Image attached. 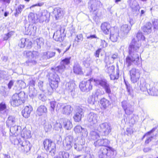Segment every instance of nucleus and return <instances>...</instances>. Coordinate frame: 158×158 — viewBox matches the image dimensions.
Returning a JSON list of instances; mask_svg holds the SVG:
<instances>
[{"label":"nucleus","instance_id":"nucleus-1","mask_svg":"<svg viewBox=\"0 0 158 158\" xmlns=\"http://www.w3.org/2000/svg\"><path fill=\"white\" fill-rule=\"evenodd\" d=\"M136 41L135 38L132 39L131 44L128 47V53L129 55L126 57L124 61V64L126 65L127 67L129 68L132 64V63H134L136 65H138L139 62V57L138 55L133 54L131 55V54L134 52H136L139 48V47L135 45Z\"/></svg>","mask_w":158,"mask_h":158},{"label":"nucleus","instance_id":"nucleus-2","mask_svg":"<svg viewBox=\"0 0 158 158\" xmlns=\"http://www.w3.org/2000/svg\"><path fill=\"white\" fill-rule=\"evenodd\" d=\"M116 151L110 147H102L99 149L98 153L99 158H113Z\"/></svg>","mask_w":158,"mask_h":158},{"label":"nucleus","instance_id":"nucleus-3","mask_svg":"<svg viewBox=\"0 0 158 158\" xmlns=\"http://www.w3.org/2000/svg\"><path fill=\"white\" fill-rule=\"evenodd\" d=\"M71 57H65L62 59L60 61V65H58L55 67H52L51 70L54 72L60 73V71L62 70H64L66 68V65L70 64Z\"/></svg>","mask_w":158,"mask_h":158},{"label":"nucleus","instance_id":"nucleus-4","mask_svg":"<svg viewBox=\"0 0 158 158\" xmlns=\"http://www.w3.org/2000/svg\"><path fill=\"white\" fill-rule=\"evenodd\" d=\"M62 124L64 128L67 130H69L73 127V124L72 121L69 119H61L60 120V123H56L55 127L56 129L59 128L61 129L62 127Z\"/></svg>","mask_w":158,"mask_h":158},{"label":"nucleus","instance_id":"nucleus-5","mask_svg":"<svg viewBox=\"0 0 158 158\" xmlns=\"http://www.w3.org/2000/svg\"><path fill=\"white\" fill-rule=\"evenodd\" d=\"M94 81H96L95 79L91 78L86 81H82L80 84L79 87L81 91L82 92H88L93 89V85L91 84V82Z\"/></svg>","mask_w":158,"mask_h":158},{"label":"nucleus","instance_id":"nucleus-6","mask_svg":"<svg viewBox=\"0 0 158 158\" xmlns=\"http://www.w3.org/2000/svg\"><path fill=\"white\" fill-rule=\"evenodd\" d=\"M49 84L52 91L51 93L53 92V90H56L59 85V83L60 81L59 76L56 74H54L48 79Z\"/></svg>","mask_w":158,"mask_h":158},{"label":"nucleus","instance_id":"nucleus-7","mask_svg":"<svg viewBox=\"0 0 158 158\" xmlns=\"http://www.w3.org/2000/svg\"><path fill=\"white\" fill-rule=\"evenodd\" d=\"M44 148L47 151L54 153L56 145L55 143L50 139H46L44 141Z\"/></svg>","mask_w":158,"mask_h":158},{"label":"nucleus","instance_id":"nucleus-8","mask_svg":"<svg viewBox=\"0 0 158 158\" xmlns=\"http://www.w3.org/2000/svg\"><path fill=\"white\" fill-rule=\"evenodd\" d=\"M74 131L78 137L83 138L87 136L88 132L79 125H77L74 128Z\"/></svg>","mask_w":158,"mask_h":158},{"label":"nucleus","instance_id":"nucleus-9","mask_svg":"<svg viewBox=\"0 0 158 158\" xmlns=\"http://www.w3.org/2000/svg\"><path fill=\"white\" fill-rule=\"evenodd\" d=\"M131 81L133 82H136L139 78V73L137 71V70L134 68H132L130 71Z\"/></svg>","mask_w":158,"mask_h":158},{"label":"nucleus","instance_id":"nucleus-10","mask_svg":"<svg viewBox=\"0 0 158 158\" xmlns=\"http://www.w3.org/2000/svg\"><path fill=\"white\" fill-rule=\"evenodd\" d=\"M110 141L108 139H98L94 142V145L95 147L103 146L106 147L110 143Z\"/></svg>","mask_w":158,"mask_h":158},{"label":"nucleus","instance_id":"nucleus-11","mask_svg":"<svg viewBox=\"0 0 158 158\" xmlns=\"http://www.w3.org/2000/svg\"><path fill=\"white\" fill-rule=\"evenodd\" d=\"M98 118L97 114L91 112L88 115L87 121L90 125H92L97 123Z\"/></svg>","mask_w":158,"mask_h":158},{"label":"nucleus","instance_id":"nucleus-12","mask_svg":"<svg viewBox=\"0 0 158 158\" xmlns=\"http://www.w3.org/2000/svg\"><path fill=\"white\" fill-rule=\"evenodd\" d=\"M141 29L143 32L145 34L148 35L152 31V24L150 22H147L141 27Z\"/></svg>","mask_w":158,"mask_h":158},{"label":"nucleus","instance_id":"nucleus-13","mask_svg":"<svg viewBox=\"0 0 158 158\" xmlns=\"http://www.w3.org/2000/svg\"><path fill=\"white\" fill-rule=\"evenodd\" d=\"M22 152L24 153L29 152L31 149V144L28 141H23L20 147Z\"/></svg>","mask_w":158,"mask_h":158},{"label":"nucleus","instance_id":"nucleus-14","mask_svg":"<svg viewBox=\"0 0 158 158\" xmlns=\"http://www.w3.org/2000/svg\"><path fill=\"white\" fill-rule=\"evenodd\" d=\"M157 84L154 83L147 90L149 95L153 96H156L158 95V88Z\"/></svg>","mask_w":158,"mask_h":158},{"label":"nucleus","instance_id":"nucleus-15","mask_svg":"<svg viewBox=\"0 0 158 158\" xmlns=\"http://www.w3.org/2000/svg\"><path fill=\"white\" fill-rule=\"evenodd\" d=\"M83 114V109L82 108L77 109V112L75 113L73 116L74 121L76 122H80L81 120Z\"/></svg>","mask_w":158,"mask_h":158},{"label":"nucleus","instance_id":"nucleus-16","mask_svg":"<svg viewBox=\"0 0 158 158\" xmlns=\"http://www.w3.org/2000/svg\"><path fill=\"white\" fill-rule=\"evenodd\" d=\"M47 112L46 107L44 105H41L37 108L36 111V115L40 116L44 115Z\"/></svg>","mask_w":158,"mask_h":158},{"label":"nucleus","instance_id":"nucleus-17","mask_svg":"<svg viewBox=\"0 0 158 158\" xmlns=\"http://www.w3.org/2000/svg\"><path fill=\"white\" fill-rule=\"evenodd\" d=\"M32 110V108L31 106H25L22 111V115L25 118H27L30 116Z\"/></svg>","mask_w":158,"mask_h":158},{"label":"nucleus","instance_id":"nucleus-18","mask_svg":"<svg viewBox=\"0 0 158 158\" xmlns=\"http://www.w3.org/2000/svg\"><path fill=\"white\" fill-rule=\"evenodd\" d=\"M19 100L20 97L18 94H14L10 102L11 105L13 106H19Z\"/></svg>","mask_w":158,"mask_h":158},{"label":"nucleus","instance_id":"nucleus-19","mask_svg":"<svg viewBox=\"0 0 158 158\" xmlns=\"http://www.w3.org/2000/svg\"><path fill=\"white\" fill-rule=\"evenodd\" d=\"M110 26V24L109 23L107 22L103 23L101 26V29L104 34L106 35L108 34Z\"/></svg>","mask_w":158,"mask_h":158},{"label":"nucleus","instance_id":"nucleus-20","mask_svg":"<svg viewBox=\"0 0 158 158\" xmlns=\"http://www.w3.org/2000/svg\"><path fill=\"white\" fill-rule=\"evenodd\" d=\"M100 104L101 106V108L104 109H106L111 105L110 101L104 98L100 99Z\"/></svg>","mask_w":158,"mask_h":158},{"label":"nucleus","instance_id":"nucleus-21","mask_svg":"<svg viewBox=\"0 0 158 158\" xmlns=\"http://www.w3.org/2000/svg\"><path fill=\"white\" fill-rule=\"evenodd\" d=\"M73 73L76 75H83L84 74L81 67L78 64L73 65Z\"/></svg>","mask_w":158,"mask_h":158},{"label":"nucleus","instance_id":"nucleus-22","mask_svg":"<svg viewBox=\"0 0 158 158\" xmlns=\"http://www.w3.org/2000/svg\"><path fill=\"white\" fill-rule=\"evenodd\" d=\"M72 139H64L63 141V145L65 150H69L72 147L73 144L71 140Z\"/></svg>","mask_w":158,"mask_h":158},{"label":"nucleus","instance_id":"nucleus-23","mask_svg":"<svg viewBox=\"0 0 158 158\" xmlns=\"http://www.w3.org/2000/svg\"><path fill=\"white\" fill-rule=\"evenodd\" d=\"M102 128L105 135H108L111 131V127L107 123L103 124Z\"/></svg>","mask_w":158,"mask_h":158},{"label":"nucleus","instance_id":"nucleus-24","mask_svg":"<svg viewBox=\"0 0 158 158\" xmlns=\"http://www.w3.org/2000/svg\"><path fill=\"white\" fill-rule=\"evenodd\" d=\"M122 106L125 113L127 114L130 115L133 113V110L130 109V107L127 106L126 102H123L122 103Z\"/></svg>","mask_w":158,"mask_h":158},{"label":"nucleus","instance_id":"nucleus-25","mask_svg":"<svg viewBox=\"0 0 158 158\" xmlns=\"http://www.w3.org/2000/svg\"><path fill=\"white\" fill-rule=\"evenodd\" d=\"M15 123V119L12 116H9L6 122V126L8 127L13 126Z\"/></svg>","mask_w":158,"mask_h":158},{"label":"nucleus","instance_id":"nucleus-26","mask_svg":"<svg viewBox=\"0 0 158 158\" xmlns=\"http://www.w3.org/2000/svg\"><path fill=\"white\" fill-rule=\"evenodd\" d=\"M62 10L60 8H55L53 11V14L55 16L56 19H58L62 15Z\"/></svg>","mask_w":158,"mask_h":158},{"label":"nucleus","instance_id":"nucleus-27","mask_svg":"<svg viewBox=\"0 0 158 158\" xmlns=\"http://www.w3.org/2000/svg\"><path fill=\"white\" fill-rule=\"evenodd\" d=\"M62 111L64 114L68 115L70 114L72 111L71 106L69 105L64 106L63 108Z\"/></svg>","mask_w":158,"mask_h":158},{"label":"nucleus","instance_id":"nucleus-28","mask_svg":"<svg viewBox=\"0 0 158 158\" xmlns=\"http://www.w3.org/2000/svg\"><path fill=\"white\" fill-rule=\"evenodd\" d=\"M56 54L55 52L52 51H48L44 53V56L47 59H49L54 56Z\"/></svg>","mask_w":158,"mask_h":158},{"label":"nucleus","instance_id":"nucleus-29","mask_svg":"<svg viewBox=\"0 0 158 158\" xmlns=\"http://www.w3.org/2000/svg\"><path fill=\"white\" fill-rule=\"evenodd\" d=\"M53 38L56 41L61 42L63 40V38L61 34L59 33H58L57 32L54 33Z\"/></svg>","mask_w":158,"mask_h":158},{"label":"nucleus","instance_id":"nucleus-30","mask_svg":"<svg viewBox=\"0 0 158 158\" xmlns=\"http://www.w3.org/2000/svg\"><path fill=\"white\" fill-rule=\"evenodd\" d=\"M119 37V34L118 33L115 32L113 34H111L110 36V40L113 42H116Z\"/></svg>","mask_w":158,"mask_h":158},{"label":"nucleus","instance_id":"nucleus-31","mask_svg":"<svg viewBox=\"0 0 158 158\" xmlns=\"http://www.w3.org/2000/svg\"><path fill=\"white\" fill-rule=\"evenodd\" d=\"M119 76V73L118 70L116 71V73L115 74H111L110 75V79L111 80H115L118 79Z\"/></svg>","mask_w":158,"mask_h":158},{"label":"nucleus","instance_id":"nucleus-32","mask_svg":"<svg viewBox=\"0 0 158 158\" xmlns=\"http://www.w3.org/2000/svg\"><path fill=\"white\" fill-rule=\"evenodd\" d=\"M154 31L158 29V19H155L152 21V24Z\"/></svg>","mask_w":158,"mask_h":158},{"label":"nucleus","instance_id":"nucleus-33","mask_svg":"<svg viewBox=\"0 0 158 158\" xmlns=\"http://www.w3.org/2000/svg\"><path fill=\"white\" fill-rule=\"evenodd\" d=\"M75 84L73 82H69L67 83L66 85V89L72 91L74 88Z\"/></svg>","mask_w":158,"mask_h":158},{"label":"nucleus","instance_id":"nucleus-34","mask_svg":"<svg viewBox=\"0 0 158 158\" xmlns=\"http://www.w3.org/2000/svg\"><path fill=\"white\" fill-rule=\"evenodd\" d=\"M136 37L138 39V41L139 40H144L145 38L142 32H138L136 35Z\"/></svg>","mask_w":158,"mask_h":158},{"label":"nucleus","instance_id":"nucleus-35","mask_svg":"<svg viewBox=\"0 0 158 158\" xmlns=\"http://www.w3.org/2000/svg\"><path fill=\"white\" fill-rule=\"evenodd\" d=\"M157 127L153 128L150 131L145 133L143 136V137L145 136H147V137L149 138H152V137L151 136V134L154 132L157 129Z\"/></svg>","mask_w":158,"mask_h":158},{"label":"nucleus","instance_id":"nucleus-36","mask_svg":"<svg viewBox=\"0 0 158 158\" xmlns=\"http://www.w3.org/2000/svg\"><path fill=\"white\" fill-rule=\"evenodd\" d=\"M59 154L60 158H68L69 156V153L65 152H60Z\"/></svg>","mask_w":158,"mask_h":158},{"label":"nucleus","instance_id":"nucleus-37","mask_svg":"<svg viewBox=\"0 0 158 158\" xmlns=\"http://www.w3.org/2000/svg\"><path fill=\"white\" fill-rule=\"evenodd\" d=\"M21 135H22V137L23 138H29L30 137V134L29 131H26L24 132L22 131Z\"/></svg>","mask_w":158,"mask_h":158},{"label":"nucleus","instance_id":"nucleus-38","mask_svg":"<svg viewBox=\"0 0 158 158\" xmlns=\"http://www.w3.org/2000/svg\"><path fill=\"white\" fill-rule=\"evenodd\" d=\"M10 132L13 135H15L16 132L18 131V127L16 126H12L10 127Z\"/></svg>","mask_w":158,"mask_h":158},{"label":"nucleus","instance_id":"nucleus-39","mask_svg":"<svg viewBox=\"0 0 158 158\" xmlns=\"http://www.w3.org/2000/svg\"><path fill=\"white\" fill-rule=\"evenodd\" d=\"M6 105L5 102H2L0 103V112L6 111Z\"/></svg>","mask_w":158,"mask_h":158},{"label":"nucleus","instance_id":"nucleus-40","mask_svg":"<svg viewBox=\"0 0 158 158\" xmlns=\"http://www.w3.org/2000/svg\"><path fill=\"white\" fill-rule=\"evenodd\" d=\"M50 107L52 110L54 111L55 108L58 106V103L55 101H51L50 102Z\"/></svg>","mask_w":158,"mask_h":158},{"label":"nucleus","instance_id":"nucleus-41","mask_svg":"<svg viewBox=\"0 0 158 158\" xmlns=\"http://www.w3.org/2000/svg\"><path fill=\"white\" fill-rule=\"evenodd\" d=\"M99 84V85L104 88L108 84L105 79H102L100 80Z\"/></svg>","mask_w":158,"mask_h":158},{"label":"nucleus","instance_id":"nucleus-42","mask_svg":"<svg viewBox=\"0 0 158 158\" xmlns=\"http://www.w3.org/2000/svg\"><path fill=\"white\" fill-rule=\"evenodd\" d=\"M140 7L139 4L131 8L132 11L134 13H136L139 11Z\"/></svg>","mask_w":158,"mask_h":158},{"label":"nucleus","instance_id":"nucleus-43","mask_svg":"<svg viewBox=\"0 0 158 158\" xmlns=\"http://www.w3.org/2000/svg\"><path fill=\"white\" fill-rule=\"evenodd\" d=\"M82 144H76V143L74 145V147L75 149H76L77 150V151H80L83 148Z\"/></svg>","mask_w":158,"mask_h":158},{"label":"nucleus","instance_id":"nucleus-44","mask_svg":"<svg viewBox=\"0 0 158 158\" xmlns=\"http://www.w3.org/2000/svg\"><path fill=\"white\" fill-rule=\"evenodd\" d=\"M52 126L49 123L45 125L44 128L46 132H47L50 131Z\"/></svg>","mask_w":158,"mask_h":158},{"label":"nucleus","instance_id":"nucleus-45","mask_svg":"<svg viewBox=\"0 0 158 158\" xmlns=\"http://www.w3.org/2000/svg\"><path fill=\"white\" fill-rule=\"evenodd\" d=\"M106 93L108 94L111 93V91L109 85L108 84L107 85L104 87Z\"/></svg>","mask_w":158,"mask_h":158},{"label":"nucleus","instance_id":"nucleus-46","mask_svg":"<svg viewBox=\"0 0 158 158\" xmlns=\"http://www.w3.org/2000/svg\"><path fill=\"white\" fill-rule=\"evenodd\" d=\"M115 69L114 65H112L109 66L107 68V71L109 73H113L114 72Z\"/></svg>","mask_w":158,"mask_h":158},{"label":"nucleus","instance_id":"nucleus-47","mask_svg":"<svg viewBox=\"0 0 158 158\" xmlns=\"http://www.w3.org/2000/svg\"><path fill=\"white\" fill-rule=\"evenodd\" d=\"M108 45L107 43L104 40H102L100 46L102 48L106 47Z\"/></svg>","mask_w":158,"mask_h":158},{"label":"nucleus","instance_id":"nucleus-48","mask_svg":"<svg viewBox=\"0 0 158 158\" xmlns=\"http://www.w3.org/2000/svg\"><path fill=\"white\" fill-rule=\"evenodd\" d=\"M12 34H11L10 32H8L5 35V36L3 38V40H6L10 37L11 36Z\"/></svg>","mask_w":158,"mask_h":158},{"label":"nucleus","instance_id":"nucleus-49","mask_svg":"<svg viewBox=\"0 0 158 158\" xmlns=\"http://www.w3.org/2000/svg\"><path fill=\"white\" fill-rule=\"evenodd\" d=\"M101 51V48H98L96 50L94 53V56L98 58L99 57V54Z\"/></svg>","mask_w":158,"mask_h":158},{"label":"nucleus","instance_id":"nucleus-50","mask_svg":"<svg viewBox=\"0 0 158 158\" xmlns=\"http://www.w3.org/2000/svg\"><path fill=\"white\" fill-rule=\"evenodd\" d=\"M123 31H126L127 32H128L130 29L128 28V26L127 24H125L123 25L122 27Z\"/></svg>","mask_w":158,"mask_h":158},{"label":"nucleus","instance_id":"nucleus-51","mask_svg":"<svg viewBox=\"0 0 158 158\" xmlns=\"http://www.w3.org/2000/svg\"><path fill=\"white\" fill-rule=\"evenodd\" d=\"M126 88L127 89V91L129 93V95L131 94V92L132 91L131 87L129 85H127L126 84Z\"/></svg>","mask_w":158,"mask_h":158},{"label":"nucleus","instance_id":"nucleus-52","mask_svg":"<svg viewBox=\"0 0 158 158\" xmlns=\"http://www.w3.org/2000/svg\"><path fill=\"white\" fill-rule=\"evenodd\" d=\"M14 83V81L12 80L10 81L8 84V87L9 89H10L12 87Z\"/></svg>","mask_w":158,"mask_h":158},{"label":"nucleus","instance_id":"nucleus-53","mask_svg":"<svg viewBox=\"0 0 158 158\" xmlns=\"http://www.w3.org/2000/svg\"><path fill=\"white\" fill-rule=\"evenodd\" d=\"M35 81L34 80H30L29 83V84L30 86H35Z\"/></svg>","mask_w":158,"mask_h":158},{"label":"nucleus","instance_id":"nucleus-54","mask_svg":"<svg viewBox=\"0 0 158 158\" xmlns=\"http://www.w3.org/2000/svg\"><path fill=\"white\" fill-rule=\"evenodd\" d=\"M140 89L143 91H146V90H147L148 89L145 85H142L141 86H140Z\"/></svg>","mask_w":158,"mask_h":158},{"label":"nucleus","instance_id":"nucleus-55","mask_svg":"<svg viewBox=\"0 0 158 158\" xmlns=\"http://www.w3.org/2000/svg\"><path fill=\"white\" fill-rule=\"evenodd\" d=\"M84 157L85 158H94V155L90 154H87Z\"/></svg>","mask_w":158,"mask_h":158},{"label":"nucleus","instance_id":"nucleus-56","mask_svg":"<svg viewBox=\"0 0 158 158\" xmlns=\"http://www.w3.org/2000/svg\"><path fill=\"white\" fill-rule=\"evenodd\" d=\"M96 39L97 38V37L95 35H91L89 36H87V39Z\"/></svg>","mask_w":158,"mask_h":158},{"label":"nucleus","instance_id":"nucleus-57","mask_svg":"<svg viewBox=\"0 0 158 158\" xmlns=\"http://www.w3.org/2000/svg\"><path fill=\"white\" fill-rule=\"evenodd\" d=\"M151 148H146L143 149V151L145 152H147L151 151Z\"/></svg>","mask_w":158,"mask_h":158},{"label":"nucleus","instance_id":"nucleus-58","mask_svg":"<svg viewBox=\"0 0 158 158\" xmlns=\"http://www.w3.org/2000/svg\"><path fill=\"white\" fill-rule=\"evenodd\" d=\"M3 71L0 70V81L2 79V77L3 76Z\"/></svg>","mask_w":158,"mask_h":158},{"label":"nucleus","instance_id":"nucleus-59","mask_svg":"<svg viewBox=\"0 0 158 158\" xmlns=\"http://www.w3.org/2000/svg\"><path fill=\"white\" fill-rule=\"evenodd\" d=\"M33 16V17H34V13H30L29 14V15H28V17L29 18H31V19H32V17Z\"/></svg>","mask_w":158,"mask_h":158},{"label":"nucleus","instance_id":"nucleus-60","mask_svg":"<svg viewBox=\"0 0 158 158\" xmlns=\"http://www.w3.org/2000/svg\"><path fill=\"white\" fill-rule=\"evenodd\" d=\"M74 158H85V157L83 155H79L76 156Z\"/></svg>","mask_w":158,"mask_h":158},{"label":"nucleus","instance_id":"nucleus-61","mask_svg":"<svg viewBox=\"0 0 158 158\" xmlns=\"http://www.w3.org/2000/svg\"><path fill=\"white\" fill-rule=\"evenodd\" d=\"M151 141V139H147L145 141V143L146 144H148L149 142H150Z\"/></svg>","mask_w":158,"mask_h":158},{"label":"nucleus","instance_id":"nucleus-62","mask_svg":"<svg viewBox=\"0 0 158 158\" xmlns=\"http://www.w3.org/2000/svg\"><path fill=\"white\" fill-rule=\"evenodd\" d=\"M117 56L115 54H113L112 57V58L113 59H115L117 58Z\"/></svg>","mask_w":158,"mask_h":158},{"label":"nucleus","instance_id":"nucleus-63","mask_svg":"<svg viewBox=\"0 0 158 158\" xmlns=\"http://www.w3.org/2000/svg\"><path fill=\"white\" fill-rule=\"evenodd\" d=\"M44 4L43 3H39L37 4V6H42Z\"/></svg>","mask_w":158,"mask_h":158},{"label":"nucleus","instance_id":"nucleus-64","mask_svg":"<svg viewBox=\"0 0 158 158\" xmlns=\"http://www.w3.org/2000/svg\"><path fill=\"white\" fill-rule=\"evenodd\" d=\"M3 155L4 156V158H10V156L4 154Z\"/></svg>","mask_w":158,"mask_h":158}]
</instances>
